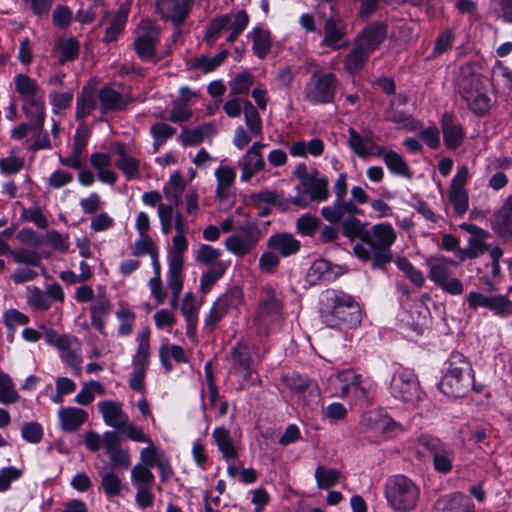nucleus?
Masks as SVG:
<instances>
[{"instance_id": "1", "label": "nucleus", "mask_w": 512, "mask_h": 512, "mask_svg": "<svg viewBox=\"0 0 512 512\" xmlns=\"http://www.w3.org/2000/svg\"><path fill=\"white\" fill-rule=\"evenodd\" d=\"M335 199L332 204L322 207V217L332 223H341L343 235L349 239L359 238L362 242L363 230L362 222L356 218L362 214L359 205L365 204L369 200V195L360 186H353L350 189V198L346 199L348 192V183L346 173H340L334 183Z\"/></svg>"}, {"instance_id": "2", "label": "nucleus", "mask_w": 512, "mask_h": 512, "mask_svg": "<svg viewBox=\"0 0 512 512\" xmlns=\"http://www.w3.org/2000/svg\"><path fill=\"white\" fill-rule=\"evenodd\" d=\"M319 313L331 328H356L362 321L360 304L343 290H324L319 298Z\"/></svg>"}, {"instance_id": "3", "label": "nucleus", "mask_w": 512, "mask_h": 512, "mask_svg": "<svg viewBox=\"0 0 512 512\" xmlns=\"http://www.w3.org/2000/svg\"><path fill=\"white\" fill-rule=\"evenodd\" d=\"M397 238L396 231L389 223H378L365 230L362 242L353 247L354 255L363 261H371L374 269H384L392 261L391 247Z\"/></svg>"}, {"instance_id": "4", "label": "nucleus", "mask_w": 512, "mask_h": 512, "mask_svg": "<svg viewBox=\"0 0 512 512\" xmlns=\"http://www.w3.org/2000/svg\"><path fill=\"white\" fill-rule=\"evenodd\" d=\"M430 300L429 294L421 293V290H402L400 296L402 310L398 314L400 328L422 335L430 321V311L427 306Z\"/></svg>"}, {"instance_id": "5", "label": "nucleus", "mask_w": 512, "mask_h": 512, "mask_svg": "<svg viewBox=\"0 0 512 512\" xmlns=\"http://www.w3.org/2000/svg\"><path fill=\"white\" fill-rule=\"evenodd\" d=\"M447 369L439 382L441 392L449 397L464 396L474 384L473 370L460 352H452L446 362Z\"/></svg>"}, {"instance_id": "6", "label": "nucleus", "mask_w": 512, "mask_h": 512, "mask_svg": "<svg viewBox=\"0 0 512 512\" xmlns=\"http://www.w3.org/2000/svg\"><path fill=\"white\" fill-rule=\"evenodd\" d=\"M388 506L396 512H411L420 500V487L409 477L398 474L390 476L384 485Z\"/></svg>"}, {"instance_id": "7", "label": "nucleus", "mask_w": 512, "mask_h": 512, "mask_svg": "<svg viewBox=\"0 0 512 512\" xmlns=\"http://www.w3.org/2000/svg\"><path fill=\"white\" fill-rule=\"evenodd\" d=\"M415 450L419 458L430 455L433 460V467L438 473L448 474L452 471L454 451L450 445L439 438L421 435L415 442Z\"/></svg>"}, {"instance_id": "8", "label": "nucleus", "mask_w": 512, "mask_h": 512, "mask_svg": "<svg viewBox=\"0 0 512 512\" xmlns=\"http://www.w3.org/2000/svg\"><path fill=\"white\" fill-rule=\"evenodd\" d=\"M339 81L332 72L315 70L304 87V98L312 105L329 104L334 101Z\"/></svg>"}, {"instance_id": "9", "label": "nucleus", "mask_w": 512, "mask_h": 512, "mask_svg": "<svg viewBox=\"0 0 512 512\" xmlns=\"http://www.w3.org/2000/svg\"><path fill=\"white\" fill-rule=\"evenodd\" d=\"M284 320L282 301L274 290H267L261 297L257 308L254 325L257 334L268 335L270 330L279 327Z\"/></svg>"}, {"instance_id": "10", "label": "nucleus", "mask_w": 512, "mask_h": 512, "mask_svg": "<svg viewBox=\"0 0 512 512\" xmlns=\"http://www.w3.org/2000/svg\"><path fill=\"white\" fill-rule=\"evenodd\" d=\"M263 236L264 231L257 223L246 222L225 240L224 247L236 257L243 258L256 249Z\"/></svg>"}, {"instance_id": "11", "label": "nucleus", "mask_w": 512, "mask_h": 512, "mask_svg": "<svg viewBox=\"0 0 512 512\" xmlns=\"http://www.w3.org/2000/svg\"><path fill=\"white\" fill-rule=\"evenodd\" d=\"M391 395L403 402L415 404L421 400L423 392L413 370L400 367L390 382Z\"/></svg>"}, {"instance_id": "12", "label": "nucleus", "mask_w": 512, "mask_h": 512, "mask_svg": "<svg viewBox=\"0 0 512 512\" xmlns=\"http://www.w3.org/2000/svg\"><path fill=\"white\" fill-rule=\"evenodd\" d=\"M330 387L336 396H353L356 400H367L369 397L368 383L361 375L352 370H343L330 378Z\"/></svg>"}, {"instance_id": "13", "label": "nucleus", "mask_w": 512, "mask_h": 512, "mask_svg": "<svg viewBox=\"0 0 512 512\" xmlns=\"http://www.w3.org/2000/svg\"><path fill=\"white\" fill-rule=\"evenodd\" d=\"M428 277L441 288H462V283L455 275L458 262L444 256H429L425 260Z\"/></svg>"}, {"instance_id": "14", "label": "nucleus", "mask_w": 512, "mask_h": 512, "mask_svg": "<svg viewBox=\"0 0 512 512\" xmlns=\"http://www.w3.org/2000/svg\"><path fill=\"white\" fill-rule=\"evenodd\" d=\"M134 49L143 62L156 60V46L159 43V29L147 19L141 20L135 29Z\"/></svg>"}, {"instance_id": "15", "label": "nucleus", "mask_w": 512, "mask_h": 512, "mask_svg": "<svg viewBox=\"0 0 512 512\" xmlns=\"http://www.w3.org/2000/svg\"><path fill=\"white\" fill-rule=\"evenodd\" d=\"M323 39L320 45L331 50H340L349 46V40L345 38L346 27L341 17L332 13L324 20Z\"/></svg>"}, {"instance_id": "16", "label": "nucleus", "mask_w": 512, "mask_h": 512, "mask_svg": "<svg viewBox=\"0 0 512 512\" xmlns=\"http://www.w3.org/2000/svg\"><path fill=\"white\" fill-rule=\"evenodd\" d=\"M266 146V143L256 141L238 160V165L241 168V181H249L255 174L265 168V160L262 156L261 150Z\"/></svg>"}, {"instance_id": "17", "label": "nucleus", "mask_w": 512, "mask_h": 512, "mask_svg": "<svg viewBox=\"0 0 512 512\" xmlns=\"http://www.w3.org/2000/svg\"><path fill=\"white\" fill-rule=\"evenodd\" d=\"M195 0H156V9L160 16L181 25L188 17Z\"/></svg>"}, {"instance_id": "18", "label": "nucleus", "mask_w": 512, "mask_h": 512, "mask_svg": "<svg viewBox=\"0 0 512 512\" xmlns=\"http://www.w3.org/2000/svg\"><path fill=\"white\" fill-rule=\"evenodd\" d=\"M467 302L470 308H487L495 314H504L511 309V302L506 296L486 295L474 290L469 293Z\"/></svg>"}, {"instance_id": "19", "label": "nucleus", "mask_w": 512, "mask_h": 512, "mask_svg": "<svg viewBox=\"0 0 512 512\" xmlns=\"http://www.w3.org/2000/svg\"><path fill=\"white\" fill-rule=\"evenodd\" d=\"M98 91L99 109L102 115L123 111L133 101L130 95H123L109 85L101 87Z\"/></svg>"}, {"instance_id": "20", "label": "nucleus", "mask_w": 512, "mask_h": 512, "mask_svg": "<svg viewBox=\"0 0 512 512\" xmlns=\"http://www.w3.org/2000/svg\"><path fill=\"white\" fill-rule=\"evenodd\" d=\"M57 350L60 352L61 359L72 369L73 373L79 375L82 364L80 341L75 336L64 334L58 342Z\"/></svg>"}, {"instance_id": "21", "label": "nucleus", "mask_w": 512, "mask_h": 512, "mask_svg": "<svg viewBox=\"0 0 512 512\" xmlns=\"http://www.w3.org/2000/svg\"><path fill=\"white\" fill-rule=\"evenodd\" d=\"M440 124L446 148L449 150L459 148L464 142L465 131L455 115L451 112L443 113Z\"/></svg>"}, {"instance_id": "22", "label": "nucleus", "mask_w": 512, "mask_h": 512, "mask_svg": "<svg viewBox=\"0 0 512 512\" xmlns=\"http://www.w3.org/2000/svg\"><path fill=\"white\" fill-rule=\"evenodd\" d=\"M242 297V290H227L211 308L209 315L205 320V327L210 331L214 330L217 323L226 313L227 308L229 306H236L239 304Z\"/></svg>"}, {"instance_id": "23", "label": "nucleus", "mask_w": 512, "mask_h": 512, "mask_svg": "<svg viewBox=\"0 0 512 512\" xmlns=\"http://www.w3.org/2000/svg\"><path fill=\"white\" fill-rule=\"evenodd\" d=\"M433 512H475V505L469 496L454 492L440 497Z\"/></svg>"}, {"instance_id": "24", "label": "nucleus", "mask_w": 512, "mask_h": 512, "mask_svg": "<svg viewBox=\"0 0 512 512\" xmlns=\"http://www.w3.org/2000/svg\"><path fill=\"white\" fill-rule=\"evenodd\" d=\"M386 35L387 26L384 23H372L356 36L354 44L371 54L385 40Z\"/></svg>"}, {"instance_id": "25", "label": "nucleus", "mask_w": 512, "mask_h": 512, "mask_svg": "<svg viewBox=\"0 0 512 512\" xmlns=\"http://www.w3.org/2000/svg\"><path fill=\"white\" fill-rule=\"evenodd\" d=\"M60 429L65 433H74L88 420V413L84 409L69 406L58 410Z\"/></svg>"}, {"instance_id": "26", "label": "nucleus", "mask_w": 512, "mask_h": 512, "mask_svg": "<svg viewBox=\"0 0 512 512\" xmlns=\"http://www.w3.org/2000/svg\"><path fill=\"white\" fill-rule=\"evenodd\" d=\"M266 246L282 257H289L300 250L301 243L291 233L278 232L267 239Z\"/></svg>"}, {"instance_id": "27", "label": "nucleus", "mask_w": 512, "mask_h": 512, "mask_svg": "<svg viewBox=\"0 0 512 512\" xmlns=\"http://www.w3.org/2000/svg\"><path fill=\"white\" fill-rule=\"evenodd\" d=\"M99 413L102 415L104 423L116 430L127 424L128 415L123 411L120 402L104 400L98 403Z\"/></svg>"}, {"instance_id": "28", "label": "nucleus", "mask_w": 512, "mask_h": 512, "mask_svg": "<svg viewBox=\"0 0 512 512\" xmlns=\"http://www.w3.org/2000/svg\"><path fill=\"white\" fill-rule=\"evenodd\" d=\"M98 104L99 91L90 85H85L76 100V119L81 120L89 116L98 107Z\"/></svg>"}, {"instance_id": "29", "label": "nucleus", "mask_w": 512, "mask_h": 512, "mask_svg": "<svg viewBox=\"0 0 512 512\" xmlns=\"http://www.w3.org/2000/svg\"><path fill=\"white\" fill-rule=\"evenodd\" d=\"M138 347L132 357L133 370L147 372L150 364V331L143 328L137 336Z\"/></svg>"}, {"instance_id": "30", "label": "nucleus", "mask_w": 512, "mask_h": 512, "mask_svg": "<svg viewBox=\"0 0 512 512\" xmlns=\"http://www.w3.org/2000/svg\"><path fill=\"white\" fill-rule=\"evenodd\" d=\"M22 109L30 118L34 126L41 130L45 120V95L44 93L23 100Z\"/></svg>"}, {"instance_id": "31", "label": "nucleus", "mask_w": 512, "mask_h": 512, "mask_svg": "<svg viewBox=\"0 0 512 512\" xmlns=\"http://www.w3.org/2000/svg\"><path fill=\"white\" fill-rule=\"evenodd\" d=\"M131 253L136 257L149 255L151 257L153 270L158 271L160 269L159 249L149 235L140 236L136 239L131 248Z\"/></svg>"}, {"instance_id": "32", "label": "nucleus", "mask_w": 512, "mask_h": 512, "mask_svg": "<svg viewBox=\"0 0 512 512\" xmlns=\"http://www.w3.org/2000/svg\"><path fill=\"white\" fill-rule=\"evenodd\" d=\"M212 439L227 462L237 457V448L227 428L223 426L216 427L212 432Z\"/></svg>"}, {"instance_id": "33", "label": "nucleus", "mask_w": 512, "mask_h": 512, "mask_svg": "<svg viewBox=\"0 0 512 512\" xmlns=\"http://www.w3.org/2000/svg\"><path fill=\"white\" fill-rule=\"evenodd\" d=\"M63 299V290H31L27 296L28 303L34 310H47L53 301Z\"/></svg>"}, {"instance_id": "34", "label": "nucleus", "mask_w": 512, "mask_h": 512, "mask_svg": "<svg viewBox=\"0 0 512 512\" xmlns=\"http://www.w3.org/2000/svg\"><path fill=\"white\" fill-rule=\"evenodd\" d=\"M130 12V3L125 2L120 5L110 25L106 28L103 40L106 43L115 41L123 32L128 15Z\"/></svg>"}, {"instance_id": "35", "label": "nucleus", "mask_w": 512, "mask_h": 512, "mask_svg": "<svg viewBox=\"0 0 512 512\" xmlns=\"http://www.w3.org/2000/svg\"><path fill=\"white\" fill-rule=\"evenodd\" d=\"M460 227L471 234L468 239V248L475 258L488 250V246L485 243L486 239L489 237L487 231L478 226L466 223H463Z\"/></svg>"}, {"instance_id": "36", "label": "nucleus", "mask_w": 512, "mask_h": 512, "mask_svg": "<svg viewBox=\"0 0 512 512\" xmlns=\"http://www.w3.org/2000/svg\"><path fill=\"white\" fill-rule=\"evenodd\" d=\"M463 99L469 109L478 115L487 113L491 106V100L485 93L470 89L467 85L463 86Z\"/></svg>"}, {"instance_id": "37", "label": "nucleus", "mask_w": 512, "mask_h": 512, "mask_svg": "<svg viewBox=\"0 0 512 512\" xmlns=\"http://www.w3.org/2000/svg\"><path fill=\"white\" fill-rule=\"evenodd\" d=\"M188 223L186 220L178 219L176 223V234L172 237V249L168 252L167 258L184 259L183 254L188 250L186 233Z\"/></svg>"}, {"instance_id": "38", "label": "nucleus", "mask_w": 512, "mask_h": 512, "mask_svg": "<svg viewBox=\"0 0 512 512\" xmlns=\"http://www.w3.org/2000/svg\"><path fill=\"white\" fill-rule=\"evenodd\" d=\"M247 37L252 40L253 53L259 59H264L271 50L272 42L270 32L258 26L253 28Z\"/></svg>"}, {"instance_id": "39", "label": "nucleus", "mask_w": 512, "mask_h": 512, "mask_svg": "<svg viewBox=\"0 0 512 512\" xmlns=\"http://www.w3.org/2000/svg\"><path fill=\"white\" fill-rule=\"evenodd\" d=\"M494 230L501 237H512V198L507 199L497 213Z\"/></svg>"}, {"instance_id": "40", "label": "nucleus", "mask_w": 512, "mask_h": 512, "mask_svg": "<svg viewBox=\"0 0 512 512\" xmlns=\"http://www.w3.org/2000/svg\"><path fill=\"white\" fill-rule=\"evenodd\" d=\"M348 146L358 157L365 159L373 155L376 144L372 138L363 137L354 129H350Z\"/></svg>"}, {"instance_id": "41", "label": "nucleus", "mask_w": 512, "mask_h": 512, "mask_svg": "<svg viewBox=\"0 0 512 512\" xmlns=\"http://www.w3.org/2000/svg\"><path fill=\"white\" fill-rule=\"evenodd\" d=\"M215 177L217 180L216 197L225 200L230 196L229 190L235 182L236 173L228 166H220L215 170Z\"/></svg>"}, {"instance_id": "42", "label": "nucleus", "mask_w": 512, "mask_h": 512, "mask_svg": "<svg viewBox=\"0 0 512 512\" xmlns=\"http://www.w3.org/2000/svg\"><path fill=\"white\" fill-rule=\"evenodd\" d=\"M302 186L312 201L324 202L329 198L327 177H316L314 175L312 178L306 179Z\"/></svg>"}, {"instance_id": "43", "label": "nucleus", "mask_w": 512, "mask_h": 512, "mask_svg": "<svg viewBox=\"0 0 512 512\" xmlns=\"http://www.w3.org/2000/svg\"><path fill=\"white\" fill-rule=\"evenodd\" d=\"M49 257L50 252L44 249L38 251L28 248H19L12 252V258L16 263L34 267H38L42 259Z\"/></svg>"}, {"instance_id": "44", "label": "nucleus", "mask_w": 512, "mask_h": 512, "mask_svg": "<svg viewBox=\"0 0 512 512\" xmlns=\"http://www.w3.org/2000/svg\"><path fill=\"white\" fill-rule=\"evenodd\" d=\"M369 57V52L361 46L354 44V48L344 58V68L350 74L359 73L363 69Z\"/></svg>"}, {"instance_id": "45", "label": "nucleus", "mask_w": 512, "mask_h": 512, "mask_svg": "<svg viewBox=\"0 0 512 512\" xmlns=\"http://www.w3.org/2000/svg\"><path fill=\"white\" fill-rule=\"evenodd\" d=\"M223 16H228V28L229 34L226 38L228 43H233L238 36L246 29L249 24V16L245 10H239L235 14L227 13Z\"/></svg>"}, {"instance_id": "46", "label": "nucleus", "mask_w": 512, "mask_h": 512, "mask_svg": "<svg viewBox=\"0 0 512 512\" xmlns=\"http://www.w3.org/2000/svg\"><path fill=\"white\" fill-rule=\"evenodd\" d=\"M14 84L22 100L44 93L37 81L26 74H17L14 77Z\"/></svg>"}, {"instance_id": "47", "label": "nucleus", "mask_w": 512, "mask_h": 512, "mask_svg": "<svg viewBox=\"0 0 512 512\" xmlns=\"http://www.w3.org/2000/svg\"><path fill=\"white\" fill-rule=\"evenodd\" d=\"M101 477V489L107 498L119 496L122 490V478L112 469L99 473Z\"/></svg>"}, {"instance_id": "48", "label": "nucleus", "mask_w": 512, "mask_h": 512, "mask_svg": "<svg viewBox=\"0 0 512 512\" xmlns=\"http://www.w3.org/2000/svg\"><path fill=\"white\" fill-rule=\"evenodd\" d=\"M244 119L250 135L254 138L262 137V119L257 109L248 100L244 102Z\"/></svg>"}, {"instance_id": "49", "label": "nucleus", "mask_w": 512, "mask_h": 512, "mask_svg": "<svg viewBox=\"0 0 512 512\" xmlns=\"http://www.w3.org/2000/svg\"><path fill=\"white\" fill-rule=\"evenodd\" d=\"M314 477L318 488L327 490L339 482L341 471L335 468L319 465L315 469Z\"/></svg>"}, {"instance_id": "50", "label": "nucleus", "mask_w": 512, "mask_h": 512, "mask_svg": "<svg viewBox=\"0 0 512 512\" xmlns=\"http://www.w3.org/2000/svg\"><path fill=\"white\" fill-rule=\"evenodd\" d=\"M157 215L164 235L170 234L173 229L176 230L178 219L185 220L183 214L180 211H172L171 206L159 205Z\"/></svg>"}, {"instance_id": "51", "label": "nucleus", "mask_w": 512, "mask_h": 512, "mask_svg": "<svg viewBox=\"0 0 512 512\" xmlns=\"http://www.w3.org/2000/svg\"><path fill=\"white\" fill-rule=\"evenodd\" d=\"M55 48L60 52L62 63L75 60L80 52V42L75 37L59 38Z\"/></svg>"}, {"instance_id": "52", "label": "nucleus", "mask_w": 512, "mask_h": 512, "mask_svg": "<svg viewBox=\"0 0 512 512\" xmlns=\"http://www.w3.org/2000/svg\"><path fill=\"white\" fill-rule=\"evenodd\" d=\"M391 174L411 178V172L409 165L405 159L396 151L389 150L388 154L385 155L384 162Z\"/></svg>"}, {"instance_id": "53", "label": "nucleus", "mask_w": 512, "mask_h": 512, "mask_svg": "<svg viewBox=\"0 0 512 512\" xmlns=\"http://www.w3.org/2000/svg\"><path fill=\"white\" fill-rule=\"evenodd\" d=\"M330 263L325 260L315 261L308 270L307 279L311 285H325L331 278Z\"/></svg>"}, {"instance_id": "54", "label": "nucleus", "mask_w": 512, "mask_h": 512, "mask_svg": "<svg viewBox=\"0 0 512 512\" xmlns=\"http://www.w3.org/2000/svg\"><path fill=\"white\" fill-rule=\"evenodd\" d=\"M176 129L164 122H157L150 127V134L153 138V153L158 152L159 148L174 134Z\"/></svg>"}, {"instance_id": "55", "label": "nucleus", "mask_w": 512, "mask_h": 512, "mask_svg": "<svg viewBox=\"0 0 512 512\" xmlns=\"http://www.w3.org/2000/svg\"><path fill=\"white\" fill-rule=\"evenodd\" d=\"M228 16H219L210 20L206 27L204 40L208 46H213L221 37V34L228 28Z\"/></svg>"}, {"instance_id": "56", "label": "nucleus", "mask_w": 512, "mask_h": 512, "mask_svg": "<svg viewBox=\"0 0 512 512\" xmlns=\"http://www.w3.org/2000/svg\"><path fill=\"white\" fill-rule=\"evenodd\" d=\"M227 56L228 51L226 49H222L213 57L202 55L194 60L193 67L201 70L203 73H209L219 67Z\"/></svg>"}, {"instance_id": "57", "label": "nucleus", "mask_w": 512, "mask_h": 512, "mask_svg": "<svg viewBox=\"0 0 512 512\" xmlns=\"http://www.w3.org/2000/svg\"><path fill=\"white\" fill-rule=\"evenodd\" d=\"M167 285L168 288H182L183 286V267L184 259H176L175 257L167 258Z\"/></svg>"}, {"instance_id": "58", "label": "nucleus", "mask_w": 512, "mask_h": 512, "mask_svg": "<svg viewBox=\"0 0 512 512\" xmlns=\"http://www.w3.org/2000/svg\"><path fill=\"white\" fill-rule=\"evenodd\" d=\"M232 360L235 367L246 370V378H249L252 358L248 345L243 343L237 344L232 350Z\"/></svg>"}, {"instance_id": "59", "label": "nucleus", "mask_w": 512, "mask_h": 512, "mask_svg": "<svg viewBox=\"0 0 512 512\" xmlns=\"http://www.w3.org/2000/svg\"><path fill=\"white\" fill-rule=\"evenodd\" d=\"M252 85L253 75L248 71L241 72L230 82L229 96H245L249 93Z\"/></svg>"}, {"instance_id": "60", "label": "nucleus", "mask_w": 512, "mask_h": 512, "mask_svg": "<svg viewBox=\"0 0 512 512\" xmlns=\"http://www.w3.org/2000/svg\"><path fill=\"white\" fill-rule=\"evenodd\" d=\"M222 255L220 249L214 248L208 244H200L194 251V259L200 265H212L213 263L222 262L219 260Z\"/></svg>"}, {"instance_id": "61", "label": "nucleus", "mask_w": 512, "mask_h": 512, "mask_svg": "<svg viewBox=\"0 0 512 512\" xmlns=\"http://www.w3.org/2000/svg\"><path fill=\"white\" fill-rule=\"evenodd\" d=\"M139 165V160L127 155L123 150L116 161V166L128 180L139 177Z\"/></svg>"}, {"instance_id": "62", "label": "nucleus", "mask_w": 512, "mask_h": 512, "mask_svg": "<svg viewBox=\"0 0 512 512\" xmlns=\"http://www.w3.org/2000/svg\"><path fill=\"white\" fill-rule=\"evenodd\" d=\"M228 265L225 262H217L212 265H207L200 277L201 288L213 286L226 272Z\"/></svg>"}, {"instance_id": "63", "label": "nucleus", "mask_w": 512, "mask_h": 512, "mask_svg": "<svg viewBox=\"0 0 512 512\" xmlns=\"http://www.w3.org/2000/svg\"><path fill=\"white\" fill-rule=\"evenodd\" d=\"M448 201L452 205L454 213L459 217H462L469 208L467 190L449 189Z\"/></svg>"}, {"instance_id": "64", "label": "nucleus", "mask_w": 512, "mask_h": 512, "mask_svg": "<svg viewBox=\"0 0 512 512\" xmlns=\"http://www.w3.org/2000/svg\"><path fill=\"white\" fill-rule=\"evenodd\" d=\"M131 480L133 485L137 488L153 487L155 477L151 468L137 464L132 468Z\"/></svg>"}]
</instances>
